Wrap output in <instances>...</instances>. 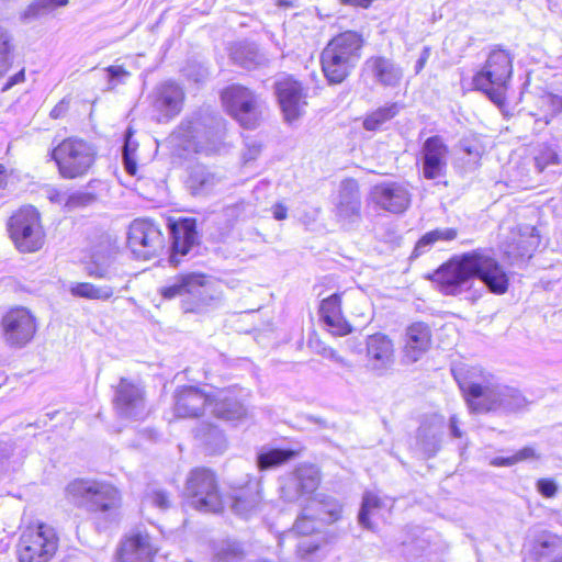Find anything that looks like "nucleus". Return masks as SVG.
I'll use <instances>...</instances> for the list:
<instances>
[{
  "label": "nucleus",
  "instance_id": "6",
  "mask_svg": "<svg viewBox=\"0 0 562 562\" xmlns=\"http://www.w3.org/2000/svg\"><path fill=\"white\" fill-rule=\"evenodd\" d=\"M363 46L362 36L346 31L331 38L321 55L322 70L331 85L341 83L357 66Z\"/></svg>",
  "mask_w": 562,
  "mask_h": 562
},
{
  "label": "nucleus",
  "instance_id": "14",
  "mask_svg": "<svg viewBox=\"0 0 562 562\" xmlns=\"http://www.w3.org/2000/svg\"><path fill=\"white\" fill-rule=\"evenodd\" d=\"M127 245L137 259L148 260L164 247V237L157 224L148 218L134 220L127 232Z\"/></svg>",
  "mask_w": 562,
  "mask_h": 562
},
{
  "label": "nucleus",
  "instance_id": "34",
  "mask_svg": "<svg viewBox=\"0 0 562 562\" xmlns=\"http://www.w3.org/2000/svg\"><path fill=\"white\" fill-rule=\"evenodd\" d=\"M392 501L389 498L382 499L372 492H367L363 495L361 508L358 515L359 524L364 528H371L369 520L370 515H374L382 508L391 507Z\"/></svg>",
  "mask_w": 562,
  "mask_h": 562
},
{
  "label": "nucleus",
  "instance_id": "33",
  "mask_svg": "<svg viewBox=\"0 0 562 562\" xmlns=\"http://www.w3.org/2000/svg\"><path fill=\"white\" fill-rule=\"evenodd\" d=\"M231 58L246 69H251L260 64L261 56L254 44L237 43L231 48Z\"/></svg>",
  "mask_w": 562,
  "mask_h": 562
},
{
  "label": "nucleus",
  "instance_id": "9",
  "mask_svg": "<svg viewBox=\"0 0 562 562\" xmlns=\"http://www.w3.org/2000/svg\"><path fill=\"white\" fill-rule=\"evenodd\" d=\"M8 231L20 252H35L44 245L45 233L40 213L33 206H23L12 214L8 222Z\"/></svg>",
  "mask_w": 562,
  "mask_h": 562
},
{
  "label": "nucleus",
  "instance_id": "28",
  "mask_svg": "<svg viewBox=\"0 0 562 562\" xmlns=\"http://www.w3.org/2000/svg\"><path fill=\"white\" fill-rule=\"evenodd\" d=\"M319 314L328 330L334 335L345 336L351 331L350 324L342 315L341 300L338 293L322 301Z\"/></svg>",
  "mask_w": 562,
  "mask_h": 562
},
{
  "label": "nucleus",
  "instance_id": "24",
  "mask_svg": "<svg viewBox=\"0 0 562 562\" xmlns=\"http://www.w3.org/2000/svg\"><path fill=\"white\" fill-rule=\"evenodd\" d=\"M157 549L146 531H132L123 540L120 550V562H151Z\"/></svg>",
  "mask_w": 562,
  "mask_h": 562
},
{
  "label": "nucleus",
  "instance_id": "48",
  "mask_svg": "<svg viewBox=\"0 0 562 562\" xmlns=\"http://www.w3.org/2000/svg\"><path fill=\"white\" fill-rule=\"evenodd\" d=\"M95 201V195L91 192L76 191L67 196V209L74 210L83 207Z\"/></svg>",
  "mask_w": 562,
  "mask_h": 562
},
{
  "label": "nucleus",
  "instance_id": "36",
  "mask_svg": "<svg viewBox=\"0 0 562 562\" xmlns=\"http://www.w3.org/2000/svg\"><path fill=\"white\" fill-rule=\"evenodd\" d=\"M69 291L74 296L89 300H108L113 295L111 286H97L88 282L72 283Z\"/></svg>",
  "mask_w": 562,
  "mask_h": 562
},
{
  "label": "nucleus",
  "instance_id": "31",
  "mask_svg": "<svg viewBox=\"0 0 562 562\" xmlns=\"http://www.w3.org/2000/svg\"><path fill=\"white\" fill-rule=\"evenodd\" d=\"M87 273L97 279H112L116 274L113 257L110 252L95 251L86 265Z\"/></svg>",
  "mask_w": 562,
  "mask_h": 562
},
{
  "label": "nucleus",
  "instance_id": "5",
  "mask_svg": "<svg viewBox=\"0 0 562 562\" xmlns=\"http://www.w3.org/2000/svg\"><path fill=\"white\" fill-rule=\"evenodd\" d=\"M66 499L77 507H82L100 515L104 519H115L121 505L116 487L102 481L76 479L65 487Z\"/></svg>",
  "mask_w": 562,
  "mask_h": 562
},
{
  "label": "nucleus",
  "instance_id": "49",
  "mask_svg": "<svg viewBox=\"0 0 562 562\" xmlns=\"http://www.w3.org/2000/svg\"><path fill=\"white\" fill-rule=\"evenodd\" d=\"M555 164H558V155L549 147L542 149L540 154L535 157V167L538 172H542L548 166Z\"/></svg>",
  "mask_w": 562,
  "mask_h": 562
},
{
  "label": "nucleus",
  "instance_id": "16",
  "mask_svg": "<svg viewBox=\"0 0 562 562\" xmlns=\"http://www.w3.org/2000/svg\"><path fill=\"white\" fill-rule=\"evenodd\" d=\"M369 199L380 210L402 214L411 205L412 192L406 182L382 181L371 188Z\"/></svg>",
  "mask_w": 562,
  "mask_h": 562
},
{
  "label": "nucleus",
  "instance_id": "54",
  "mask_svg": "<svg viewBox=\"0 0 562 562\" xmlns=\"http://www.w3.org/2000/svg\"><path fill=\"white\" fill-rule=\"evenodd\" d=\"M530 231L529 238L526 241H522L524 245L521 246V250L518 251L519 257H531V251L537 247L538 245V235H536V228L531 227L528 228Z\"/></svg>",
  "mask_w": 562,
  "mask_h": 562
},
{
  "label": "nucleus",
  "instance_id": "22",
  "mask_svg": "<svg viewBox=\"0 0 562 562\" xmlns=\"http://www.w3.org/2000/svg\"><path fill=\"white\" fill-rule=\"evenodd\" d=\"M367 367L379 375L394 363V346L384 334L378 333L367 338Z\"/></svg>",
  "mask_w": 562,
  "mask_h": 562
},
{
  "label": "nucleus",
  "instance_id": "43",
  "mask_svg": "<svg viewBox=\"0 0 562 562\" xmlns=\"http://www.w3.org/2000/svg\"><path fill=\"white\" fill-rule=\"evenodd\" d=\"M106 82L105 90L113 91L119 86L125 85L131 78V72L122 65H111L103 69Z\"/></svg>",
  "mask_w": 562,
  "mask_h": 562
},
{
  "label": "nucleus",
  "instance_id": "56",
  "mask_svg": "<svg viewBox=\"0 0 562 562\" xmlns=\"http://www.w3.org/2000/svg\"><path fill=\"white\" fill-rule=\"evenodd\" d=\"M319 549V543L312 539H303L297 544V552L302 558L316 552Z\"/></svg>",
  "mask_w": 562,
  "mask_h": 562
},
{
  "label": "nucleus",
  "instance_id": "55",
  "mask_svg": "<svg viewBox=\"0 0 562 562\" xmlns=\"http://www.w3.org/2000/svg\"><path fill=\"white\" fill-rule=\"evenodd\" d=\"M47 199L55 204L65 205L67 207V194L56 187L49 186L45 190Z\"/></svg>",
  "mask_w": 562,
  "mask_h": 562
},
{
  "label": "nucleus",
  "instance_id": "45",
  "mask_svg": "<svg viewBox=\"0 0 562 562\" xmlns=\"http://www.w3.org/2000/svg\"><path fill=\"white\" fill-rule=\"evenodd\" d=\"M539 106L543 111L540 120L547 125L557 113L562 111V97L546 93L539 99Z\"/></svg>",
  "mask_w": 562,
  "mask_h": 562
},
{
  "label": "nucleus",
  "instance_id": "26",
  "mask_svg": "<svg viewBox=\"0 0 562 562\" xmlns=\"http://www.w3.org/2000/svg\"><path fill=\"white\" fill-rule=\"evenodd\" d=\"M172 245L169 262L172 266L180 263V257L186 256L195 245L198 233L194 220H183L176 223L171 229Z\"/></svg>",
  "mask_w": 562,
  "mask_h": 562
},
{
  "label": "nucleus",
  "instance_id": "30",
  "mask_svg": "<svg viewBox=\"0 0 562 562\" xmlns=\"http://www.w3.org/2000/svg\"><path fill=\"white\" fill-rule=\"evenodd\" d=\"M442 438V420L434 417L429 423H424L417 431V443L428 456H435L440 448Z\"/></svg>",
  "mask_w": 562,
  "mask_h": 562
},
{
  "label": "nucleus",
  "instance_id": "20",
  "mask_svg": "<svg viewBox=\"0 0 562 562\" xmlns=\"http://www.w3.org/2000/svg\"><path fill=\"white\" fill-rule=\"evenodd\" d=\"M318 469L310 464L299 465L281 486L282 497L289 502L313 494L319 485Z\"/></svg>",
  "mask_w": 562,
  "mask_h": 562
},
{
  "label": "nucleus",
  "instance_id": "3",
  "mask_svg": "<svg viewBox=\"0 0 562 562\" xmlns=\"http://www.w3.org/2000/svg\"><path fill=\"white\" fill-rule=\"evenodd\" d=\"M175 400V414L178 417H198L210 412L221 419L239 420L246 415L236 389L206 393L195 386H183L177 391Z\"/></svg>",
  "mask_w": 562,
  "mask_h": 562
},
{
  "label": "nucleus",
  "instance_id": "62",
  "mask_svg": "<svg viewBox=\"0 0 562 562\" xmlns=\"http://www.w3.org/2000/svg\"><path fill=\"white\" fill-rule=\"evenodd\" d=\"M491 464L494 467H512L515 463L514 456L510 457H496L491 460Z\"/></svg>",
  "mask_w": 562,
  "mask_h": 562
},
{
  "label": "nucleus",
  "instance_id": "64",
  "mask_svg": "<svg viewBox=\"0 0 562 562\" xmlns=\"http://www.w3.org/2000/svg\"><path fill=\"white\" fill-rule=\"evenodd\" d=\"M66 109H67V105H66L65 101L63 100L54 106V109L50 111L49 115L53 119H58L65 113Z\"/></svg>",
  "mask_w": 562,
  "mask_h": 562
},
{
  "label": "nucleus",
  "instance_id": "21",
  "mask_svg": "<svg viewBox=\"0 0 562 562\" xmlns=\"http://www.w3.org/2000/svg\"><path fill=\"white\" fill-rule=\"evenodd\" d=\"M276 94L288 122L296 120L306 105L305 94L299 81L284 77L276 82Z\"/></svg>",
  "mask_w": 562,
  "mask_h": 562
},
{
  "label": "nucleus",
  "instance_id": "23",
  "mask_svg": "<svg viewBox=\"0 0 562 562\" xmlns=\"http://www.w3.org/2000/svg\"><path fill=\"white\" fill-rule=\"evenodd\" d=\"M205 290V276L201 273L180 274L159 289V293L166 300L177 296L191 295L195 303L203 301Z\"/></svg>",
  "mask_w": 562,
  "mask_h": 562
},
{
  "label": "nucleus",
  "instance_id": "18",
  "mask_svg": "<svg viewBox=\"0 0 562 562\" xmlns=\"http://www.w3.org/2000/svg\"><path fill=\"white\" fill-rule=\"evenodd\" d=\"M419 159L422 173L427 180H436L446 176L449 159V147L441 136L434 135L422 145Z\"/></svg>",
  "mask_w": 562,
  "mask_h": 562
},
{
  "label": "nucleus",
  "instance_id": "11",
  "mask_svg": "<svg viewBox=\"0 0 562 562\" xmlns=\"http://www.w3.org/2000/svg\"><path fill=\"white\" fill-rule=\"evenodd\" d=\"M184 495L190 506L201 512L217 513L223 507L215 475L204 468L191 471Z\"/></svg>",
  "mask_w": 562,
  "mask_h": 562
},
{
  "label": "nucleus",
  "instance_id": "40",
  "mask_svg": "<svg viewBox=\"0 0 562 562\" xmlns=\"http://www.w3.org/2000/svg\"><path fill=\"white\" fill-rule=\"evenodd\" d=\"M69 0H34L23 12L24 20H33L66 7Z\"/></svg>",
  "mask_w": 562,
  "mask_h": 562
},
{
  "label": "nucleus",
  "instance_id": "57",
  "mask_svg": "<svg viewBox=\"0 0 562 562\" xmlns=\"http://www.w3.org/2000/svg\"><path fill=\"white\" fill-rule=\"evenodd\" d=\"M448 428H449V434L452 438H456V439L463 438V431L461 430V422L457 415H452L449 418Z\"/></svg>",
  "mask_w": 562,
  "mask_h": 562
},
{
  "label": "nucleus",
  "instance_id": "13",
  "mask_svg": "<svg viewBox=\"0 0 562 562\" xmlns=\"http://www.w3.org/2000/svg\"><path fill=\"white\" fill-rule=\"evenodd\" d=\"M340 514L341 506L334 498L317 495L308 498L293 528L300 535H310L318 531L323 524L338 520Z\"/></svg>",
  "mask_w": 562,
  "mask_h": 562
},
{
  "label": "nucleus",
  "instance_id": "19",
  "mask_svg": "<svg viewBox=\"0 0 562 562\" xmlns=\"http://www.w3.org/2000/svg\"><path fill=\"white\" fill-rule=\"evenodd\" d=\"M114 408L119 416L127 419H142L146 416L144 391L126 379H121L115 390Z\"/></svg>",
  "mask_w": 562,
  "mask_h": 562
},
{
  "label": "nucleus",
  "instance_id": "29",
  "mask_svg": "<svg viewBox=\"0 0 562 562\" xmlns=\"http://www.w3.org/2000/svg\"><path fill=\"white\" fill-rule=\"evenodd\" d=\"M366 67L374 79L385 87L397 86L403 77L402 68L385 57H372L366 61Z\"/></svg>",
  "mask_w": 562,
  "mask_h": 562
},
{
  "label": "nucleus",
  "instance_id": "51",
  "mask_svg": "<svg viewBox=\"0 0 562 562\" xmlns=\"http://www.w3.org/2000/svg\"><path fill=\"white\" fill-rule=\"evenodd\" d=\"M461 148L469 157V161L473 162H477L483 153L482 147L479 143L470 142L467 139H463L461 142Z\"/></svg>",
  "mask_w": 562,
  "mask_h": 562
},
{
  "label": "nucleus",
  "instance_id": "4",
  "mask_svg": "<svg viewBox=\"0 0 562 562\" xmlns=\"http://www.w3.org/2000/svg\"><path fill=\"white\" fill-rule=\"evenodd\" d=\"M458 382L472 412L515 411L524 406L525 400L516 389L497 384L491 374H482L479 380L463 379Z\"/></svg>",
  "mask_w": 562,
  "mask_h": 562
},
{
  "label": "nucleus",
  "instance_id": "15",
  "mask_svg": "<svg viewBox=\"0 0 562 562\" xmlns=\"http://www.w3.org/2000/svg\"><path fill=\"white\" fill-rule=\"evenodd\" d=\"M149 98L154 119L167 123L182 111L186 93L179 83L166 80L154 88Z\"/></svg>",
  "mask_w": 562,
  "mask_h": 562
},
{
  "label": "nucleus",
  "instance_id": "41",
  "mask_svg": "<svg viewBox=\"0 0 562 562\" xmlns=\"http://www.w3.org/2000/svg\"><path fill=\"white\" fill-rule=\"evenodd\" d=\"M134 131L132 127H128L124 135V145L122 148V158H123V165L125 168V171L134 176L137 170L136 159H135V153L138 147V144L133 138Z\"/></svg>",
  "mask_w": 562,
  "mask_h": 562
},
{
  "label": "nucleus",
  "instance_id": "12",
  "mask_svg": "<svg viewBox=\"0 0 562 562\" xmlns=\"http://www.w3.org/2000/svg\"><path fill=\"white\" fill-rule=\"evenodd\" d=\"M222 102L227 112L245 128H255L261 115L259 97L250 89L232 85L221 94Z\"/></svg>",
  "mask_w": 562,
  "mask_h": 562
},
{
  "label": "nucleus",
  "instance_id": "50",
  "mask_svg": "<svg viewBox=\"0 0 562 562\" xmlns=\"http://www.w3.org/2000/svg\"><path fill=\"white\" fill-rule=\"evenodd\" d=\"M19 181V175L13 169L0 165V189H12Z\"/></svg>",
  "mask_w": 562,
  "mask_h": 562
},
{
  "label": "nucleus",
  "instance_id": "35",
  "mask_svg": "<svg viewBox=\"0 0 562 562\" xmlns=\"http://www.w3.org/2000/svg\"><path fill=\"white\" fill-rule=\"evenodd\" d=\"M294 456L295 451L291 449L261 450L257 457V465L261 471L269 470L291 460Z\"/></svg>",
  "mask_w": 562,
  "mask_h": 562
},
{
  "label": "nucleus",
  "instance_id": "59",
  "mask_svg": "<svg viewBox=\"0 0 562 562\" xmlns=\"http://www.w3.org/2000/svg\"><path fill=\"white\" fill-rule=\"evenodd\" d=\"M25 80V72H24V69H21L20 71H18L16 74H14L13 76H11L8 81L3 85V87L1 88V91H8L10 90L13 86L18 85V83H21Z\"/></svg>",
  "mask_w": 562,
  "mask_h": 562
},
{
  "label": "nucleus",
  "instance_id": "46",
  "mask_svg": "<svg viewBox=\"0 0 562 562\" xmlns=\"http://www.w3.org/2000/svg\"><path fill=\"white\" fill-rule=\"evenodd\" d=\"M259 502V493L248 497L240 492L239 494L234 496L232 508L237 515L248 517L257 508Z\"/></svg>",
  "mask_w": 562,
  "mask_h": 562
},
{
  "label": "nucleus",
  "instance_id": "63",
  "mask_svg": "<svg viewBox=\"0 0 562 562\" xmlns=\"http://www.w3.org/2000/svg\"><path fill=\"white\" fill-rule=\"evenodd\" d=\"M273 217L278 221H282L286 217L288 209L282 203H277L272 207Z\"/></svg>",
  "mask_w": 562,
  "mask_h": 562
},
{
  "label": "nucleus",
  "instance_id": "8",
  "mask_svg": "<svg viewBox=\"0 0 562 562\" xmlns=\"http://www.w3.org/2000/svg\"><path fill=\"white\" fill-rule=\"evenodd\" d=\"M55 161L58 173L64 179H77L86 176L95 161V148L88 142L78 137H68L49 153Z\"/></svg>",
  "mask_w": 562,
  "mask_h": 562
},
{
  "label": "nucleus",
  "instance_id": "2",
  "mask_svg": "<svg viewBox=\"0 0 562 562\" xmlns=\"http://www.w3.org/2000/svg\"><path fill=\"white\" fill-rule=\"evenodd\" d=\"M226 140L224 120L207 111H200L184 117L167 138L172 155L189 158L194 154L220 151Z\"/></svg>",
  "mask_w": 562,
  "mask_h": 562
},
{
  "label": "nucleus",
  "instance_id": "32",
  "mask_svg": "<svg viewBox=\"0 0 562 562\" xmlns=\"http://www.w3.org/2000/svg\"><path fill=\"white\" fill-rule=\"evenodd\" d=\"M218 182V179L206 167H194L189 176L188 186L193 194L207 193Z\"/></svg>",
  "mask_w": 562,
  "mask_h": 562
},
{
  "label": "nucleus",
  "instance_id": "60",
  "mask_svg": "<svg viewBox=\"0 0 562 562\" xmlns=\"http://www.w3.org/2000/svg\"><path fill=\"white\" fill-rule=\"evenodd\" d=\"M323 357L330 359L337 363H340L342 366H348V363L345 361L342 357H340L334 349L331 348H324L322 352Z\"/></svg>",
  "mask_w": 562,
  "mask_h": 562
},
{
  "label": "nucleus",
  "instance_id": "27",
  "mask_svg": "<svg viewBox=\"0 0 562 562\" xmlns=\"http://www.w3.org/2000/svg\"><path fill=\"white\" fill-rule=\"evenodd\" d=\"M431 333L428 325L422 322L414 323L406 328L404 358L407 362L418 361L429 349Z\"/></svg>",
  "mask_w": 562,
  "mask_h": 562
},
{
  "label": "nucleus",
  "instance_id": "42",
  "mask_svg": "<svg viewBox=\"0 0 562 562\" xmlns=\"http://www.w3.org/2000/svg\"><path fill=\"white\" fill-rule=\"evenodd\" d=\"M12 36L11 34L0 27V78H2L12 65Z\"/></svg>",
  "mask_w": 562,
  "mask_h": 562
},
{
  "label": "nucleus",
  "instance_id": "38",
  "mask_svg": "<svg viewBox=\"0 0 562 562\" xmlns=\"http://www.w3.org/2000/svg\"><path fill=\"white\" fill-rule=\"evenodd\" d=\"M456 237L457 231L453 228L434 229L428 232L417 241L413 256L418 257L425 254L437 240H452Z\"/></svg>",
  "mask_w": 562,
  "mask_h": 562
},
{
  "label": "nucleus",
  "instance_id": "17",
  "mask_svg": "<svg viewBox=\"0 0 562 562\" xmlns=\"http://www.w3.org/2000/svg\"><path fill=\"white\" fill-rule=\"evenodd\" d=\"M4 341L14 348L26 346L37 330L36 318L24 307L10 310L2 318Z\"/></svg>",
  "mask_w": 562,
  "mask_h": 562
},
{
  "label": "nucleus",
  "instance_id": "37",
  "mask_svg": "<svg viewBox=\"0 0 562 562\" xmlns=\"http://www.w3.org/2000/svg\"><path fill=\"white\" fill-rule=\"evenodd\" d=\"M456 237L457 231L453 228L434 229L428 232L417 241L413 256L418 257L425 254L437 240H452Z\"/></svg>",
  "mask_w": 562,
  "mask_h": 562
},
{
  "label": "nucleus",
  "instance_id": "44",
  "mask_svg": "<svg viewBox=\"0 0 562 562\" xmlns=\"http://www.w3.org/2000/svg\"><path fill=\"white\" fill-rule=\"evenodd\" d=\"M241 555V546L235 541H224L215 549L216 562H240Z\"/></svg>",
  "mask_w": 562,
  "mask_h": 562
},
{
  "label": "nucleus",
  "instance_id": "25",
  "mask_svg": "<svg viewBox=\"0 0 562 562\" xmlns=\"http://www.w3.org/2000/svg\"><path fill=\"white\" fill-rule=\"evenodd\" d=\"M336 216L344 222H353L360 216L361 200L358 182L353 179L341 181L336 201Z\"/></svg>",
  "mask_w": 562,
  "mask_h": 562
},
{
  "label": "nucleus",
  "instance_id": "58",
  "mask_svg": "<svg viewBox=\"0 0 562 562\" xmlns=\"http://www.w3.org/2000/svg\"><path fill=\"white\" fill-rule=\"evenodd\" d=\"M513 456L515 463L537 458L536 450L531 447H525Z\"/></svg>",
  "mask_w": 562,
  "mask_h": 562
},
{
  "label": "nucleus",
  "instance_id": "7",
  "mask_svg": "<svg viewBox=\"0 0 562 562\" xmlns=\"http://www.w3.org/2000/svg\"><path fill=\"white\" fill-rule=\"evenodd\" d=\"M513 75V58L505 49H493L480 71L472 79L476 90L484 92L491 101L501 104Z\"/></svg>",
  "mask_w": 562,
  "mask_h": 562
},
{
  "label": "nucleus",
  "instance_id": "53",
  "mask_svg": "<svg viewBox=\"0 0 562 562\" xmlns=\"http://www.w3.org/2000/svg\"><path fill=\"white\" fill-rule=\"evenodd\" d=\"M537 491L544 497H553L558 491V485L551 479H540L537 481Z\"/></svg>",
  "mask_w": 562,
  "mask_h": 562
},
{
  "label": "nucleus",
  "instance_id": "47",
  "mask_svg": "<svg viewBox=\"0 0 562 562\" xmlns=\"http://www.w3.org/2000/svg\"><path fill=\"white\" fill-rule=\"evenodd\" d=\"M143 503L159 509H167L170 506L169 495L157 486H149L145 493Z\"/></svg>",
  "mask_w": 562,
  "mask_h": 562
},
{
  "label": "nucleus",
  "instance_id": "61",
  "mask_svg": "<svg viewBox=\"0 0 562 562\" xmlns=\"http://www.w3.org/2000/svg\"><path fill=\"white\" fill-rule=\"evenodd\" d=\"M429 56H430V49L428 47H425L415 64V72L416 74H419L422 71V69L425 67Z\"/></svg>",
  "mask_w": 562,
  "mask_h": 562
},
{
  "label": "nucleus",
  "instance_id": "10",
  "mask_svg": "<svg viewBox=\"0 0 562 562\" xmlns=\"http://www.w3.org/2000/svg\"><path fill=\"white\" fill-rule=\"evenodd\" d=\"M58 548L56 530L46 525L26 527L20 536L16 546L19 562H48Z\"/></svg>",
  "mask_w": 562,
  "mask_h": 562
},
{
  "label": "nucleus",
  "instance_id": "52",
  "mask_svg": "<svg viewBox=\"0 0 562 562\" xmlns=\"http://www.w3.org/2000/svg\"><path fill=\"white\" fill-rule=\"evenodd\" d=\"M558 542H559L558 538H555L553 536H549V535H543L540 537L537 546L535 547L536 553L540 557L548 555L550 553L549 549L551 547H555L558 544Z\"/></svg>",
  "mask_w": 562,
  "mask_h": 562
},
{
  "label": "nucleus",
  "instance_id": "39",
  "mask_svg": "<svg viewBox=\"0 0 562 562\" xmlns=\"http://www.w3.org/2000/svg\"><path fill=\"white\" fill-rule=\"evenodd\" d=\"M400 111L397 103H392L386 106L379 108L372 113L368 114L363 121V127L367 131H378L381 126L393 119Z\"/></svg>",
  "mask_w": 562,
  "mask_h": 562
},
{
  "label": "nucleus",
  "instance_id": "1",
  "mask_svg": "<svg viewBox=\"0 0 562 562\" xmlns=\"http://www.w3.org/2000/svg\"><path fill=\"white\" fill-rule=\"evenodd\" d=\"M434 281L445 295H459L469 291L473 279H480L494 294H504L508 277L496 259L484 250H473L453 257L435 273Z\"/></svg>",
  "mask_w": 562,
  "mask_h": 562
}]
</instances>
